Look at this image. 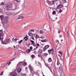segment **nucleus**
<instances>
[{"label":"nucleus","instance_id":"obj_1","mask_svg":"<svg viewBox=\"0 0 76 76\" xmlns=\"http://www.w3.org/2000/svg\"><path fill=\"white\" fill-rule=\"evenodd\" d=\"M9 22V20H8V17H5L4 19V20L2 21L1 23L4 25L5 23H7Z\"/></svg>","mask_w":76,"mask_h":76},{"label":"nucleus","instance_id":"obj_2","mask_svg":"<svg viewBox=\"0 0 76 76\" xmlns=\"http://www.w3.org/2000/svg\"><path fill=\"white\" fill-rule=\"evenodd\" d=\"M48 53H49V54H52V55H54L53 52H54V50L53 48H52L50 50H48Z\"/></svg>","mask_w":76,"mask_h":76},{"label":"nucleus","instance_id":"obj_3","mask_svg":"<svg viewBox=\"0 0 76 76\" xmlns=\"http://www.w3.org/2000/svg\"><path fill=\"white\" fill-rule=\"evenodd\" d=\"M63 7V5L61 4L59 5L58 6H57V7H56V9H60L61 8H62V7Z\"/></svg>","mask_w":76,"mask_h":76},{"label":"nucleus","instance_id":"obj_4","mask_svg":"<svg viewBox=\"0 0 76 76\" xmlns=\"http://www.w3.org/2000/svg\"><path fill=\"white\" fill-rule=\"evenodd\" d=\"M12 7V4H10V5L7 6L6 7V8L7 10H9V8H11Z\"/></svg>","mask_w":76,"mask_h":76},{"label":"nucleus","instance_id":"obj_5","mask_svg":"<svg viewBox=\"0 0 76 76\" xmlns=\"http://www.w3.org/2000/svg\"><path fill=\"white\" fill-rule=\"evenodd\" d=\"M3 35H4V34H0V39L1 41H2V40L3 39Z\"/></svg>","mask_w":76,"mask_h":76},{"label":"nucleus","instance_id":"obj_6","mask_svg":"<svg viewBox=\"0 0 76 76\" xmlns=\"http://www.w3.org/2000/svg\"><path fill=\"white\" fill-rule=\"evenodd\" d=\"M22 71V70H21V68H19L17 70V72L18 73H19L20 72Z\"/></svg>","mask_w":76,"mask_h":76},{"label":"nucleus","instance_id":"obj_7","mask_svg":"<svg viewBox=\"0 0 76 76\" xmlns=\"http://www.w3.org/2000/svg\"><path fill=\"white\" fill-rule=\"evenodd\" d=\"M31 73H33L34 72V71L33 70V69H32V68L30 66L29 67Z\"/></svg>","mask_w":76,"mask_h":76},{"label":"nucleus","instance_id":"obj_8","mask_svg":"<svg viewBox=\"0 0 76 76\" xmlns=\"http://www.w3.org/2000/svg\"><path fill=\"white\" fill-rule=\"evenodd\" d=\"M0 18L1 19V22L3 21V20L4 19V17L3 15H0Z\"/></svg>","mask_w":76,"mask_h":76},{"label":"nucleus","instance_id":"obj_9","mask_svg":"<svg viewBox=\"0 0 76 76\" xmlns=\"http://www.w3.org/2000/svg\"><path fill=\"white\" fill-rule=\"evenodd\" d=\"M62 66H61L60 67L58 68V70H59V72H62Z\"/></svg>","mask_w":76,"mask_h":76},{"label":"nucleus","instance_id":"obj_10","mask_svg":"<svg viewBox=\"0 0 76 76\" xmlns=\"http://www.w3.org/2000/svg\"><path fill=\"white\" fill-rule=\"evenodd\" d=\"M10 42V39H8L6 40V42L8 44V43H9Z\"/></svg>","mask_w":76,"mask_h":76},{"label":"nucleus","instance_id":"obj_11","mask_svg":"<svg viewBox=\"0 0 76 76\" xmlns=\"http://www.w3.org/2000/svg\"><path fill=\"white\" fill-rule=\"evenodd\" d=\"M9 27V24H7L5 26H4V28L5 29H6Z\"/></svg>","mask_w":76,"mask_h":76},{"label":"nucleus","instance_id":"obj_12","mask_svg":"<svg viewBox=\"0 0 76 76\" xmlns=\"http://www.w3.org/2000/svg\"><path fill=\"white\" fill-rule=\"evenodd\" d=\"M26 52H27V53L29 54V53H30V52H31V50H30V49H28L27 50Z\"/></svg>","mask_w":76,"mask_h":76},{"label":"nucleus","instance_id":"obj_13","mask_svg":"<svg viewBox=\"0 0 76 76\" xmlns=\"http://www.w3.org/2000/svg\"><path fill=\"white\" fill-rule=\"evenodd\" d=\"M49 47H50V45H46L45 46V48H46V49L47 50V48H48Z\"/></svg>","mask_w":76,"mask_h":76},{"label":"nucleus","instance_id":"obj_14","mask_svg":"<svg viewBox=\"0 0 76 76\" xmlns=\"http://www.w3.org/2000/svg\"><path fill=\"white\" fill-rule=\"evenodd\" d=\"M23 17L21 16H19L18 17V19H23Z\"/></svg>","mask_w":76,"mask_h":76},{"label":"nucleus","instance_id":"obj_15","mask_svg":"<svg viewBox=\"0 0 76 76\" xmlns=\"http://www.w3.org/2000/svg\"><path fill=\"white\" fill-rule=\"evenodd\" d=\"M39 33L41 34H44V31L42 30H40L39 31Z\"/></svg>","mask_w":76,"mask_h":76},{"label":"nucleus","instance_id":"obj_16","mask_svg":"<svg viewBox=\"0 0 76 76\" xmlns=\"http://www.w3.org/2000/svg\"><path fill=\"white\" fill-rule=\"evenodd\" d=\"M30 42H31L32 45H34L35 42H34V41L31 40H30Z\"/></svg>","mask_w":76,"mask_h":76},{"label":"nucleus","instance_id":"obj_17","mask_svg":"<svg viewBox=\"0 0 76 76\" xmlns=\"http://www.w3.org/2000/svg\"><path fill=\"white\" fill-rule=\"evenodd\" d=\"M12 39V41H17V40H18V39H19L16 38L15 39H14V38H13V39Z\"/></svg>","mask_w":76,"mask_h":76},{"label":"nucleus","instance_id":"obj_18","mask_svg":"<svg viewBox=\"0 0 76 76\" xmlns=\"http://www.w3.org/2000/svg\"><path fill=\"white\" fill-rule=\"evenodd\" d=\"M28 35L29 36H31V37L33 36V35H34L33 34H32V33H31V32L29 33L28 34Z\"/></svg>","mask_w":76,"mask_h":76},{"label":"nucleus","instance_id":"obj_19","mask_svg":"<svg viewBox=\"0 0 76 76\" xmlns=\"http://www.w3.org/2000/svg\"><path fill=\"white\" fill-rule=\"evenodd\" d=\"M21 63H23V62H20L19 63H18V64H17V66H20L21 64H22Z\"/></svg>","mask_w":76,"mask_h":76},{"label":"nucleus","instance_id":"obj_20","mask_svg":"<svg viewBox=\"0 0 76 76\" xmlns=\"http://www.w3.org/2000/svg\"><path fill=\"white\" fill-rule=\"evenodd\" d=\"M48 61L49 62H51V61H52L51 58H49V59H48Z\"/></svg>","mask_w":76,"mask_h":76},{"label":"nucleus","instance_id":"obj_21","mask_svg":"<svg viewBox=\"0 0 76 76\" xmlns=\"http://www.w3.org/2000/svg\"><path fill=\"white\" fill-rule=\"evenodd\" d=\"M41 41L42 42H47V41L46 40V39H45L44 40H41Z\"/></svg>","mask_w":76,"mask_h":76},{"label":"nucleus","instance_id":"obj_22","mask_svg":"<svg viewBox=\"0 0 76 76\" xmlns=\"http://www.w3.org/2000/svg\"><path fill=\"white\" fill-rule=\"evenodd\" d=\"M24 39H25V41H26L28 39V38H27V37H25L24 38Z\"/></svg>","mask_w":76,"mask_h":76},{"label":"nucleus","instance_id":"obj_23","mask_svg":"<svg viewBox=\"0 0 76 76\" xmlns=\"http://www.w3.org/2000/svg\"><path fill=\"white\" fill-rule=\"evenodd\" d=\"M44 54V56H45V57H47V56H48V54L47 53H44L43 54Z\"/></svg>","mask_w":76,"mask_h":76},{"label":"nucleus","instance_id":"obj_24","mask_svg":"<svg viewBox=\"0 0 76 76\" xmlns=\"http://www.w3.org/2000/svg\"><path fill=\"white\" fill-rule=\"evenodd\" d=\"M12 76H16V72H14L13 74H12Z\"/></svg>","mask_w":76,"mask_h":76},{"label":"nucleus","instance_id":"obj_25","mask_svg":"<svg viewBox=\"0 0 76 76\" xmlns=\"http://www.w3.org/2000/svg\"><path fill=\"white\" fill-rule=\"evenodd\" d=\"M4 34L3 33V30H0V34Z\"/></svg>","mask_w":76,"mask_h":76},{"label":"nucleus","instance_id":"obj_26","mask_svg":"<svg viewBox=\"0 0 76 76\" xmlns=\"http://www.w3.org/2000/svg\"><path fill=\"white\" fill-rule=\"evenodd\" d=\"M60 64V62L59 61H57V65L58 66Z\"/></svg>","mask_w":76,"mask_h":76},{"label":"nucleus","instance_id":"obj_27","mask_svg":"<svg viewBox=\"0 0 76 76\" xmlns=\"http://www.w3.org/2000/svg\"><path fill=\"white\" fill-rule=\"evenodd\" d=\"M66 34L67 37H69V32H68V31H66Z\"/></svg>","mask_w":76,"mask_h":76},{"label":"nucleus","instance_id":"obj_28","mask_svg":"<svg viewBox=\"0 0 76 76\" xmlns=\"http://www.w3.org/2000/svg\"><path fill=\"white\" fill-rule=\"evenodd\" d=\"M52 13L53 15H55L56 14V12L55 11H53Z\"/></svg>","mask_w":76,"mask_h":76},{"label":"nucleus","instance_id":"obj_29","mask_svg":"<svg viewBox=\"0 0 76 76\" xmlns=\"http://www.w3.org/2000/svg\"><path fill=\"white\" fill-rule=\"evenodd\" d=\"M36 38H40V37H39V36L37 34L36 35Z\"/></svg>","mask_w":76,"mask_h":76},{"label":"nucleus","instance_id":"obj_30","mask_svg":"<svg viewBox=\"0 0 76 76\" xmlns=\"http://www.w3.org/2000/svg\"><path fill=\"white\" fill-rule=\"evenodd\" d=\"M47 50L46 48H43V51L42 50V51H45V50Z\"/></svg>","mask_w":76,"mask_h":76},{"label":"nucleus","instance_id":"obj_31","mask_svg":"<svg viewBox=\"0 0 76 76\" xmlns=\"http://www.w3.org/2000/svg\"><path fill=\"white\" fill-rule=\"evenodd\" d=\"M31 57H32V58H34V57H35V56L34 55H32L31 56Z\"/></svg>","mask_w":76,"mask_h":76},{"label":"nucleus","instance_id":"obj_32","mask_svg":"<svg viewBox=\"0 0 76 76\" xmlns=\"http://www.w3.org/2000/svg\"><path fill=\"white\" fill-rule=\"evenodd\" d=\"M63 11L61 10V9H60L58 11V13H61Z\"/></svg>","mask_w":76,"mask_h":76},{"label":"nucleus","instance_id":"obj_33","mask_svg":"<svg viewBox=\"0 0 76 76\" xmlns=\"http://www.w3.org/2000/svg\"><path fill=\"white\" fill-rule=\"evenodd\" d=\"M70 57V54L69 53H68L67 55L66 58H67L68 57Z\"/></svg>","mask_w":76,"mask_h":76},{"label":"nucleus","instance_id":"obj_34","mask_svg":"<svg viewBox=\"0 0 76 76\" xmlns=\"http://www.w3.org/2000/svg\"><path fill=\"white\" fill-rule=\"evenodd\" d=\"M18 3H19L20 2V0H15Z\"/></svg>","mask_w":76,"mask_h":76},{"label":"nucleus","instance_id":"obj_35","mask_svg":"<svg viewBox=\"0 0 76 76\" xmlns=\"http://www.w3.org/2000/svg\"><path fill=\"white\" fill-rule=\"evenodd\" d=\"M3 71L0 74V75H1V76H2V75H3Z\"/></svg>","mask_w":76,"mask_h":76},{"label":"nucleus","instance_id":"obj_36","mask_svg":"<svg viewBox=\"0 0 76 76\" xmlns=\"http://www.w3.org/2000/svg\"><path fill=\"white\" fill-rule=\"evenodd\" d=\"M54 3H55V2L54 1H52V5H53V4H54Z\"/></svg>","mask_w":76,"mask_h":76},{"label":"nucleus","instance_id":"obj_37","mask_svg":"<svg viewBox=\"0 0 76 76\" xmlns=\"http://www.w3.org/2000/svg\"><path fill=\"white\" fill-rule=\"evenodd\" d=\"M11 62H10L8 64V63H7V64H6L7 65L8 64V66H9V65H10V64H11Z\"/></svg>","mask_w":76,"mask_h":76},{"label":"nucleus","instance_id":"obj_38","mask_svg":"<svg viewBox=\"0 0 76 76\" xmlns=\"http://www.w3.org/2000/svg\"><path fill=\"white\" fill-rule=\"evenodd\" d=\"M22 42V40H21L20 41V42H19L18 44H20L21 42Z\"/></svg>","mask_w":76,"mask_h":76},{"label":"nucleus","instance_id":"obj_39","mask_svg":"<svg viewBox=\"0 0 76 76\" xmlns=\"http://www.w3.org/2000/svg\"><path fill=\"white\" fill-rule=\"evenodd\" d=\"M31 38L33 40H34V36H31Z\"/></svg>","mask_w":76,"mask_h":76},{"label":"nucleus","instance_id":"obj_40","mask_svg":"<svg viewBox=\"0 0 76 76\" xmlns=\"http://www.w3.org/2000/svg\"><path fill=\"white\" fill-rule=\"evenodd\" d=\"M15 9H18L19 8V6H17L16 7H15Z\"/></svg>","mask_w":76,"mask_h":76},{"label":"nucleus","instance_id":"obj_41","mask_svg":"<svg viewBox=\"0 0 76 76\" xmlns=\"http://www.w3.org/2000/svg\"><path fill=\"white\" fill-rule=\"evenodd\" d=\"M27 65V63L26 62H25L24 64V66H26Z\"/></svg>","mask_w":76,"mask_h":76},{"label":"nucleus","instance_id":"obj_42","mask_svg":"<svg viewBox=\"0 0 76 76\" xmlns=\"http://www.w3.org/2000/svg\"><path fill=\"white\" fill-rule=\"evenodd\" d=\"M30 31L31 32H34V29H31L30 30Z\"/></svg>","mask_w":76,"mask_h":76},{"label":"nucleus","instance_id":"obj_43","mask_svg":"<svg viewBox=\"0 0 76 76\" xmlns=\"http://www.w3.org/2000/svg\"><path fill=\"white\" fill-rule=\"evenodd\" d=\"M63 0V2H64V3H66V0Z\"/></svg>","mask_w":76,"mask_h":76},{"label":"nucleus","instance_id":"obj_44","mask_svg":"<svg viewBox=\"0 0 76 76\" xmlns=\"http://www.w3.org/2000/svg\"><path fill=\"white\" fill-rule=\"evenodd\" d=\"M2 43L3 44H6V43H5V42H3Z\"/></svg>","mask_w":76,"mask_h":76},{"label":"nucleus","instance_id":"obj_45","mask_svg":"<svg viewBox=\"0 0 76 76\" xmlns=\"http://www.w3.org/2000/svg\"><path fill=\"white\" fill-rule=\"evenodd\" d=\"M60 32H61V31L59 30V31H58V34H60Z\"/></svg>","mask_w":76,"mask_h":76},{"label":"nucleus","instance_id":"obj_46","mask_svg":"<svg viewBox=\"0 0 76 76\" xmlns=\"http://www.w3.org/2000/svg\"><path fill=\"white\" fill-rule=\"evenodd\" d=\"M1 5H4V3L3 2H2L1 4Z\"/></svg>","mask_w":76,"mask_h":76},{"label":"nucleus","instance_id":"obj_47","mask_svg":"<svg viewBox=\"0 0 76 76\" xmlns=\"http://www.w3.org/2000/svg\"><path fill=\"white\" fill-rule=\"evenodd\" d=\"M30 50H32V47H30Z\"/></svg>","mask_w":76,"mask_h":76},{"label":"nucleus","instance_id":"obj_48","mask_svg":"<svg viewBox=\"0 0 76 76\" xmlns=\"http://www.w3.org/2000/svg\"><path fill=\"white\" fill-rule=\"evenodd\" d=\"M37 47H39V44L38 43L37 44Z\"/></svg>","mask_w":76,"mask_h":76},{"label":"nucleus","instance_id":"obj_49","mask_svg":"<svg viewBox=\"0 0 76 76\" xmlns=\"http://www.w3.org/2000/svg\"><path fill=\"white\" fill-rule=\"evenodd\" d=\"M38 64H39L40 65H41V63H39V62H38Z\"/></svg>","mask_w":76,"mask_h":76},{"label":"nucleus","instance_id":"obj_50","mask_svg":"<svg viewBox=\"0 0 76 76\" xmlns=\"http://www.w3.org/2000/svg\"><path fill=\"white\" fill-rule=\"evenodd\" d=\"M8 13H9V14H8V15H11V13H10V12H9Z\"/></svg>","mask_w":76,"mask_h":76},{"label":"nucleus","instance_id":"obj_51","mask_svg":"<svg viewBox=\"0 0 76 76\" xmlns=\"http://www.w3.org/2000/svg\"><path fill=\"white\" fill-rule=\"evenodd\" d=\"M41 60H42H42L44 61V58H42V57H41Z\"/></svg>","mask_w":76,"mask_h":76},{"label":"nucleus","instance_id":"obj_52","mask_svg":"<svg viewBox=\"0 0 76 76\" xmlns=\"http://www.w3.org/2000/svg\"><path fill=\"white\" fill-rule=\"evenodd\" d=\"M59 53H60V54H61V55H62V53H61V52H59Z\"/></svg>","mask_w":76,"mask_h":76},{"label":"nucleus","instance_id":"obj_53","mask_svg":"<svg viewBox=\"0 0 76 76\" xmlns=\"http://www.w3.org/2000/svg\"><path fill=\"white\" fill-rule=\"evenodd\" d=\"M26 76V75H25V74H23L22 75V76Z\"/></svg>","mask_w":76,"mask_h":76},{"label":"nucleus","instance_id":"obj_54","mask_svg":"<svg viewBox=\"0 0 76 76\" xmlns=\"http://www.w3.org/2000/svg\"><path fill=\"white\" fill-rule=\"evenodd\" d=\"M59 37H61H61H62V35H60Z\"/></svg>","mask_w":76,"mask_h":76},{"label":"nucleus","instance_id":"obj_55","mask_svg":"<svg viewBox=\"0 0 76 76\" xmlns=\"http://www.w3.org/2000/svg\"><path fill=\"white\" fill-rule=\"evenodd\" d=\"M55 1H58V0H54Z\"/></svg>","mask_w":76,"mask_h":76},{"label":"nucleus","instance_id":"obj_56","mask_svg":"<svg viewBox=\"0 0 76 76\" xmlns=\"http://www.w3.org/2000/svg\"><path fill=\"white\" fill-rule=\"evenodd\" d=\"M38 57H40V56H39V55H38Z\"/></svg>","mask_w":76,"mask_h":76},{"label":"nucleus","instance_id":"obj_57","mask_svg":"<svg viewBox=\"0 0 76 76\" xmlns=\"http://www.w3.org/2000/svg\"><path fill=\"white\" fill-rule=\"evenodd\" d=\"M14 56H16V53H15L14 54Z\"/></svg>","mask_w":76,"mask_h":76},{"label":"nucleus","instance_id":"obj_58","mask_svg":"<svg viewBox=\"0 0 76 76\" xmlns=\"http://www.w3.org/2000/svg\"><path fill=\"white\" fill-rule=\"evenodd\" d=\"M13 47L14 48H15V46H13Z\"/></svg>","mask_w":76,"mask_h":76},{"label":"nucleus","instance_id":"obj_59","mask_svg":"<svg viewBox=\"0 0 76 76\" xmlns=\"http://www.w3.org/2000/svg\"><path fill=\"white\" fill-rule=\"evenodd\" d=\"M36 53V51H34V53Z\"/></svg>","mask_w":76,"mask_h":76},{"label":"nucleus","instance_id":"obj_60","mask_svg":"<svg viewBox=\"0 0 76 76\" xmlns=\"http://www.w3.org/2000/svg\"><path fill=\"white\" fill-rule=\"evenodd\" d=\"M38 48V46H37V47H36V48Z\"/></svg>","mask_w":76,"mask_h":76},{"label":"nucleus","instance_id":"obj_61","mask_svg":"<svg viewBox=\"0 0 76 76\" xmlns=\"http://www.w3.org/2000/svg\"><path fill=\"white\" fill-rule=\"evenodd\" d=\"M57 42H59V41L58 40H57Z\"/></svg>","mask_w":76,"mask_h":76},{"label":"nucleus","instance_id":"obj_62","mask_svg":"<svg viewBox=\"0 0 76 76\" xmlns=\"http://www.w3.org/2000/svg\"><path fill=\"white\" fill-rule=\"evenodd\" d=\"M27 69V67H26V69Z\"/></svg>","mask_w":76,"mask_h":76},{"label":"nucleus","instance_id":"obj_63","mask_svg":"<svg viewBox=\"0 0 76 76\" xmlns=\"http://www.w3.org/2000/svg\"><path fill=\"white\" fill-rule=\"evenodd\" d=\"M63 41V39H61V41Z\"/></svg>","mask_w":76,"mask_h":76},{"label":"nucleus","instance_id":"obj_64","mask_svg":"<svg viewBox=\"0 0 76 76\" xmlns=\"http://www.w3.org/2000/svg\"><path fill=\"white\" fill-rule=\"evenodd\" d=\"M28 45H30V43H28Z\"/></svg>","mask_w":76,"mask_h":76}]
</instances>
